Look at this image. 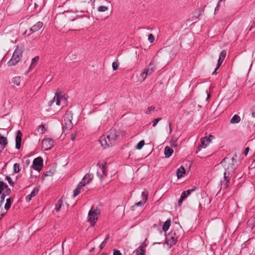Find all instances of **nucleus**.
<instances>
[{
  "label": "nucleus",
  "instance_id": "1",
  "mask_svg": "<svg viewBox=\"0 0 255 255\" xmlns=\"http://www.w3.org/2000/svg\"><path fill=\"white\" fill-rule=\"evenodd\" d=\"M237 155H235L231 158H225L220 163L225 169L224 173V180L221 181L222 188H226L229 181V175L230 172H233L237 168Z\"/></svg>",
  "mask_w": 255,
  "mask_h": 255
},
{
  "label": "nucleus",
  "instance_id": "2",
  "mask_svg": "<svg viewBox=\"0 0 255 255\" xmlns=\"http://www.w3.org/2000/svg\"><path fill=\"white\" fill-rule=\"evenodd\" d=\"M117 139L116 132L114 129L110 130L107 134L100 137L99 141L101 145L107 148L114 145Z\"/></svg>",
  "mask_w": 255,
  "mask_h": 255
},
{
  "label": "nucleus",
  "instance_id": "3",
  "mask_svg": "<svg viewBox=\"0 0 255 255\" xmlns=\"http://www.w3.org/2000/svg\"><path fill=\"white\" fill-rule=\"evenodd\" d=\"M181 230H174L170 231L166 237V243L171 248L175 245L180 236Z\"/></svg>",
  "mask_w": 255,
  "mask_h": 255
},
{
  "label": "nucleus",
  "instance_id": "4",
  "mask_svg": "<svg viewBox=\"0 0 255 255\" xmlns=\"http://www.w3.org/2000/svg\"><path fill=\"white\" fill-rule=\"evenodd\" d=\"M73 119V114L71 111H67L63 117L62 121V126L63 131L65 130H70L72 129L73 125L72 122Z\"/></svg>",
  "mask_w": 255,
  "mask_h": 255
},
{
  "label": "nucleus",
  "instance_id": "5",
  "mask_svg": "<svg viewBox=\"0 0 255 255\" xmlns=\"http://www.w3.org/2000/svg\"><path fill=\"white\" fill-rule=\"evenodd\" d=\"M100 214V210L95 207H92L88 213V221L90 223L91 226L95 225L96 221L98 219V216Z\"/></svg>",
  "mask_w": 255,
  "mask_h": 255
},
{
  "label": "nucleus",
  "instance_id": "6",
  "mask_svg": "<svg viewBox=\"0 0 255 255\" xmlns=\"http://www.w3.org/2000/svg\"><path fill=\"white\" fill-rule=\"evenodd\" d=\"M22 51L17 47L13 53L11 58L7 62L8 66H14L20 60L22 56Z\"/></svg>",
  "mask_w": 255,
  "mask_h": 255
},
{
  "label": "nucleus",
  "instance_id": "7",
  "mask_svg": "<svg viewBox=\"0 0 255 255\" xmlns=\"http://www.w3.org/2000/svg\"><path fill=\"white\" fill-rule=\"evenodd\" d=\"M4 189H6L7 191V193L8 194L10 192V190L8 188V186L6 184L4 183L2 181H0V207H1L5 197V193H3L2 191Z\"/></svg>",
  "mask_w": 255,
  "mask_h": 255
},
{
  "label": "nucleus",
  "instance_id": "8",
  "mask_svg": "<svg viewBox=\"0 0 255 255\" xmlns=\"http://www.w3.org/2000/svg\"><path fill=\"white\" fill-rule=\"evenodd\" d=\"M66 98L61 93L56 94L53 99L50 101L49 106H52L54 103L56 105L59 106L61 102H65Z\"/></svg>",
  "mask_w": 255,
  "mask_h": 255
},
{
  "label": "nucleus",
  "instance_id": "9",
  "mask_svg": "<svg viewBox=\"0 0 255 255\" xmlns=\"http://www.w3.org/2000/svg\"><path fill=\"white\" fill-rule=\"evenodd\" d=\"M53 143L54 140L52 138H45L42 141V148L45 150H48L53 147Z\"/></svg>",
  "mask_w": 255,
  "mask_h": 255
},
{
  "label": "nucleus",
  "instance_id": "10",
  "mask_svg": "<svg viewBox=\"0 0 255 255\" xmlns=\"http://www.w3.org/2000/svg\"><path fill=\"white\" fill-rule=\"evenodd\" d=\"M98 166L99 168L97 170V174L100 179L102 180L103 176L107 175L106 164H103L102 165L99 164Z\"/></svg>",
  "mask_w": 255,
  "mask_h": 255
},
{
  "label": "nucleus",
  "instance_id": "11",
  "mask_svg": "<svg viewBox=\"0 0 255 255\" xmlns=\"http://www.w3.org/2000/svg\"><path fill=\"white\" fill-rule=\"evenodd\" d=\"M43 164V159L41 157L35 158L33 161L32 167L34 169L40 170Z\"/></svg>",
  "mask_w": 255,
  "mask_h": 255
},
{
  "label": "nucleus",
  "instance_id": "12",
  "mask_svg": "<svg viewBox=\"0 0 255 255\" xmlns=\"http://www.w3.org/2000/svg\"><path fill=\"white\" fill-rule=\"evenodd\" d=\"M152 64L151 63H150L149 64V67H151V68L149 67L148 69H145L144 71L140 74V79L142 81H144L145 79L146 76L148 75H150L154 71V68L152 67Z\"/></svg>",
  "mask_w": 255,
  "mask_h": 255
},
{
  "label": "nucleus",
  "instance_id": "13",
  "mask_svg": "<svg viewBox=\"0 0 255 255\" xmlns=\"http://www.w3.org/2000/svg\"><path fill=\"white\" fill-rule=\"evenodd\" d=\"M22 133L20 130L17 132L16 136L15 137V148L19 149L21 146Z\"/></svg>",
  "mask_w": 255,
  "mask_h": 255
},
{
  "label": "nucleus",
  "instance_id": "14",
  "mask_svg": "<svg viewBox=\"0 0 255 255\" xmlns=\"http://www.w3.org/2000/svg\"><path fill=\"white\" fill-rule=\"evenodd\" d=\"M93 178V175L91 174H86L85 176L83 178L82 181L80 182H83L84 184V186L89 183Z\"/></svg>",
  "mask_w": 255,
  "mask_h": 255
},
{
  "label": "nucleus",
  "instance_id": "15",
  "mask_svg": "<svg viewBox=\"0 0 255 255\" xmlns=\"http://www.w3.org/2000/svg\"><path fill=\"white\" fill-rule=\"evenodd\" d=\"M142 200L135 204L137 206H141L144 205L147 199V194L145 192H142L141 193Z\"/></svg>",
  "mask_w": 255,
  "mask_h": 255
},
{
  "label": "nucleus",
  "instance_id": "16",
  "mask_svg": "<svg viewBox=\"0 0 255 255\" xmlns=\"http://www.w3.org/2000/svg\"><path fill=\"white\" fill-rule=\"evenodd\" d=\"M43 25V22L38 21L30 28V31L31 32V33L36 32L41 28Z\"/></svg>",
  "mask_w": 255,
  "mask_h": 255
},
{
  "label": "nucleus",
  "instance_id": "17",
  "mask_svg": "<svg viewBox=\"0 0 255 255\" xmlns=\"http://www.w3.org/2000/svg\"><path fill=\"white\" fill-rule=\"evenodd\" d=\"M38 191H39V189L38 188H37V187L34 188L33 189V190H32V191L30 193V194L28 195L26 197V201H27V202L30 201L31 200L32 198L34 197L38 193Z\"/></svg>",
  "mask_w": 255,
  "mask_h": 255
},
{
  "label": "nucleus",
  "instance_id": "18",
  "mask_svg": "<svg viewBox=\"0 0 255 255\" xmlns=\"http://www.w3.org/2000/svg\"><path fill=\"white\" fill-rule=\"evenodd\" d=\"M211 141V139L207 138V137L202 138L201 139V147L204 148H206Z\"/></svg>",
  "mask_w": 255,
  "mask_h": 255
},
{
  "label": "nucleus",
  "instance_id": "19",
  "mask_svg": "<svg viewBox=\"0 0 255 255\" xmlns=\"http://www.w3.org/2000/svg\"><path fill=\"white\" fill-rule=\"evenodd\" d=\"M7 144V138L0 134V148H1L2 150L3 149Z\"/></svg>",
  "mask_w": 255,
  "mask_h": 255
},
{
  "label": "nucleus",
  "instance_id": "20",
  "mask_svg": "<svg viewBox=\"0 0 255 255\" xmlns=\"http://www.w3.org/2000/svg\"><path fill=\"white\" fill-rule=\"evenodd\" d=\"M185 174V169L183 166H181L176 171V174L178 178L182 177Z\"/></svg>",
  "mask_w": 255,
  "mask_h": 255
},
{
  "label": "nucleus",
  "instance_id": "21",
  "mask_svg": "<svg viewBox=\"0 0 255 255\" xmlns=\"http://www.w3.org/2000/svg\"><path fill=\"white\" fill-rule=\"evenodd\" d=\"M83 187H84V184H83V182H80L78 185V187L74 191V197H76L81 193V189Z\"/></svg>",
  "mask_w": 255,
  "mask_h": 255
},
{
  "label": "nucleus",
  "instance_id": "22",
  "mask_svg": "<svg viewBox=\"0 0 255 255\" xmlns=\"http://www.w3.org/2000/svg\"><path fill=\"white\" fill-rule=\"evenodd\" d=\"M173 152V150L169 146H166L165 147L164 154L166 158L170 157L171 156Z\"/></svg>",
  "mask_w": 255,
  "mask_h": 255
},
{
  "label": "nucleus",
  "instance_id": "23",
  "mask_svg": "<svg viewBox=\"0 0 255 255\" xmlns=\"http://www.w3.org/2000/svg\"><path fill=\"white\" fill-rule=\"evenodd\" d=\"M21 81V77L20 76H17L14 77L11 80V83L17 86L20 85Z\"/></svg>",
  "mask_w": 255,
  "mask_h": 255
},
{
  "label": "nucleus",
  "instance_id": "24",
  "mask_svg": "<svg viewBox=\"0 0 255 255\" xmlns=\"http://www.w3.org/2000/svg\"><path fill=\"white\" fill-rule=\"evenodd\" d=\"M39 59V56H35L32 59L30 66L29 68V70L32 69L35 67V66L37 64Z\"/></svg>",
  "mask_w": 255,
  "mask_h": 255
},
{
  "label": "nucleus",
  "instance_id": "25",
  "mask_svg": "<svg viewBox=\"0 0 255 255\" xmlns=\"http://www.w3.org/2000/svg\"><path fill=\"white\" fill-rule=\"evenodd\" d=\"M241 121L240 117L237 115H234L233 118L230 120V123L231 124H237L239 123Z\"/></svg>",
  "mask_w": 255,
  "mask_h": 255
},
{
  "label": "nucleus",
  "instance_id": "26",
  "mask_svg": "<svg viewBox=\"0 0 255 255\" xmlns=\"http://www.w3.org/2000/svg\"><path fill=\"white\" fill-rule=\"evenodd\" d=\"M170 223H171L170 220H168L164 223V224L162 226V230L164 232H165L168 230V229L170 226Z\"/></svg>",
  "mask_w": 255,
  "mask_h": 255
},
{
  "label": "nucleus",
  "instance_id": "27",
  "mask_svg": "<svg viewBox=\"0 0 255 255\" xmlns=\"http://www.w3.org/2000/svg\"><path fill=\"white\" fill-rule=\"evenodd\" d=\"M62 204L63 201L61 199L58 201L57 203L55 205L56 210L57 212H58L60 210V208H61Z\"/></svg>",
  "mask_w": 255,
  "mask_h": 255
},
{
  "label": "nucleus",
  "instance_id": "28",
  "mask_svg": "<svg viewBox=\"0 0 255 255\" xmlns=\"http://www.w3.org/2000/svg\"><path fill=\"white\" fill-rule=\"evenodd\" d=\"M11 206V199L10 198H7L6 200V203L4 206V209L7 210L9 209Z\"/></svg>",
  "mask_w": 255,
  "mask_h": 255
},
{
  "label": "nucleus",
  "instance_id": "29",
  "mask_svg": "<svg viewBox=\"0 0 255 255\" xmlns=\"http://www.w3.org/2000/svg\"><path fill=\"white\" fill-rule=\"evenodd\" d=\"M38 132H39V133L42 134L44 133L46 130L45 128L44 125H41L40 126H39L38 129H37Z\"/></svg>",
  "mask_w": 255,
  "mask_h": 255
},
{
  "label": "nucleus",
  "instance_id": "30",
  "mask_svg": "<svg viewBox=\"0 0 255 255\" xmlns=\"http://www.w3.org/2000/svg\"><path fill=\"white\" fill-rule=\"evenodd\" d=\"M109 236L107 235L105 239L103 241L100 246V250H102L107 244L108 240H109Z\"/></svg>",
  "mask_w": 255,
  "mask_h": 255
},
{
  "label": "nucleus",
  "instance_id": "31",
  "mask_svg": "<svg viewBox=\"0 0 255 255\" xmlns=\"http://www.w3.org/2000/svg\"><path fill=\"white\" fill-rule=\"evenodd\" d=\"M108 7L106 6L101 5L98 7V10L99 12H105L108 10Z\"/></svg>",
  "mask_w": 255,
  "mask_h": 255
},
{
  "label": "nucleus",
  "instance_id": "32",
  "mask_svg": "<svg viewBox=\"0 0 255 255\" xmlns=\"http://www.w3.org/2000/svg\"><path fill=\"white\" fill-rule=\"evenodd\" d=\"M144 144V140L140 141L136 145V148L137 149H141Z\"/></svg>",
  "mask_w": 255,
  "mask_h": 255
},
{
  "label": "nucleus",
  "instance_id": "33",
  "mask_svg": "<svg viewBox=\"0 0 255 255\" xmlns=\"http://www.w3.org/2000/svg\"><path fill=\"white\" fill-rule=\"evenodd\" d=\"M13 171L15 173H17L19 171V165L18 163H14L13 165Z\"/></svg>",
  "mask_w": 255,
  "mask_h": 255
},
{
  "label": "nucleus",
  "instance_id": "34",
  "mask_svg": "<svg viewBox=\"0 0 255 255\" xmlns=\"http://www.w3.org/2000/svg\"><path fill=\"white\" fill-rule=\"evenodd\" d=\"M226 52L224 50H223L220 53L219 58L221 60H222V61H223L226 56Z\"/></svg>",
  "mask_w": 255,
  "mask_h": 255
},
{
  "label": "nucleus",
  "instance_id": "35",
  "mask_svg": "<svg viewBox=\"0 0 255 255\" xmlns=\"http://www.w3.org/2000/svg\"><path fill=\"white\" fill-rule=\"evenodd\" d=\"M155 109V107L153 106H151L148 108L145 113L147 115H150L152 111H154Z\"/></svg>",
  "mask_w": 255,
  "mask_h": 255
},
{
  "label": "nucleus",
  "instance_id": "36",
  "mask_svg": "<svg viewBox=\"0 0 255 255\" xmlns=\"http://www.w3.org/2000/svg\"><path fill=\"white\" fill-rule=\"evenodd\" d=\"M223 61H222V60H221L219 58L218 59V64H217V67L216 68V69H215L214 71L213 72V74H215L216 71L217 70V69L219 68V67L221 66V65L222 64V62H223Z\"/></svg>",
  "mask_w": 255,
  "mask_h": 255
},
{
  "label": "nucleus",
  "instance_id": "37",
  "mask_svg": "<svg viewBox=\"0 0 255 255\" xmlns=\"http://www.w3.org/2000/svg\"><path fill=\"white\" fill-rule=\"evenodd\" d=\"M161 120V118H156L153 120L152 122V126L153 127H156L158 122H159Z\"/></svg>",
  "mask_w": 255,
  "mask_h": 255
},
{
  "label": "nucleus",
  "instance_id": "38",
  "mask_svg": "<svg viewBox=\"0 0 255 255\" xmlns=\"http://www.w3.org/2000/svg\"><path fill=\"white\" fill-rule=\"evenodd\" d=\"M6 180L7 181V182H8L10 186H13L14 182L12 181V180L11 179V178L10 177L6 176Z\"/></svg>",
  "mask_w": 255,
  "mask_h": 255
},
{
  "label": "nucleus",
  "instance_id": "39",
  "mask_svg": "<svg viewBox=\"0 0 255 255\" xmlns=\"http://www.w3.org/2000/svg\"><path fill=\"white\" fill-rule=\"evenodd\" d=\"M148 40L150 43H152L154 40V37L152 34H150L148 36Z\"/></svg>",
  "mask_w": 255,
  "mask_h": 255
},
{
  "label": "nucleus",
  "instance_id": "40",
  "mask_svg": "<svg viewBox=\"0 0 255 255\" xmlns=\"http://www.w3.org/2000/svg\"><path fill=\"white\" fill-rule=\"evenodd\" d=\"M112 67L114 70H116L119 67V64L117 62H114L112 64Z\"/></svg>",
  "mask_w": 255,
  "mask_h": 255
},
{
  "label": "nucleus",
  "instance_id": "41",
  "mask_svg": "<svg viewBox=\"0 0 255 255\" xmlns=\"http://www.w3.org/2000/svg\"><path fill=\"white\" fill-rule=\"evenodd\" d=\"M143 247L142 246H140L138 248V249L136 250V252L137 253H138L139 251H140V253H144V249H143Z\"/></svg>",
  "mask_w": 255,
  "mask_h": 255
},
{
  "label": "nucleus",
  "instance_id": "42",
  "mask_svg": "<svg viewBox=\"0 0 255 255\" xmlns=\"http://www.w3.org/2000/svg\"><path fill=\"white\" fill-rule=\"evenodd\" d=\"M187 196L188 195H187L186 192L185 191L182 193L181 196V197L183 199H185Z\"/></svg>",
  "mask_w": 255,
  "mask_h": 255
},
{
  "label": "nucleus",
  "instance_id": "43",
  "mask_svg": "<svg viewBox=\"0 0 255 255\" xmlns=\"http://www.w3.org/2000/svg\"><path fill=\"white\" fill-rule=\"evenodd\" d=\"M76 137V133H72L71 135V139L72 140H74L75 138Z\"/></svg>",
  "mask_w": 255,
  "mask_h": 255
},
{
  "label": "nucleus",
  "instance_id": "44",
  "mask_svg": "<svg viewBox=\"0 0 255 255\" xmlns=\"http://www.w3.org/2000/svg\"><path fill=\"white\" fill-rule=\"evenodd\" d=\"M249 150H250L249 147H248L246 148L245 150L244 151V154L246 156H247L248 155V153Z\"/></svg>",
  "mask_w": 255,
  "mask_h": 255
},
{
  "label": "nucleus",
  "instance_id": "45",
  "mask_svg": "<svg viewBox=\"0 0 255 255\" xmlns=\"http://www.w3.org/2000/svg\"><path fill=\"white\" fill-rule=\"evenodd\" d=\"M113 255H121V253L119 251L116 250V251H114Z\"/></svg>",
  "mask_w": 255,
  "mask_h": 255
},
{
  "label": "nucleus",
  "instance_id": "46",
  "mask_svg": "<svg viewBox=\"0 0 255 255\" xmlns=\"http://www.w3.org/2000/svg\"><path fill=\"white\" fill-rule=\"evenodd\" d=\"M194 189H190V190H187L185 192H186L187 195L188 196L191 194V192L194 191Z\"/></svg>",
  "mask_w": 255,
  "mask_h": 255
},
{
  "label": "nucleus",
  "instance_id": "47",
  "mask_svg": "<svg viewBox=\"0 0 255 255\" xmlns=\"http://www.w3.org/2000/svg\"><path fill=\"white\" fill-rule=\"evenodd\" d=\"M184 199L182 198V197H181L180 199L179 200L178 203L179 204H181L182 203V202L184 200Z\"/></svg>",
  "mask_w": 255,
  "mask_h": 255
},
{
  "label": "nucleus",
  "instance_id": "48",
  "mask_svg": "<svg viewBox=\"0 0 255 255\" xmlns=\"http://www.w3.org/2000/svg\"><path fill=\"white\" fill-rule=\"evenodd\" d=\"M207 138H209L210 139H211V140L214 138V136L212 135H209L208 137H207Z\"/></svg>",
  "mask_w": 255,
  "mask_h": 255
},
{
  "label": "nucleus",
  "instance_id": "49",
  "mask_svg": "<svg viewBox=\"0 0 255 255\" xmlns=\"http://www.w3.org/2000/svg\"><path fill=\"white\" fill-rule=\"evenodd\" d=\"M207 97L206 98V100L207 101L210 98V93H209L207 91Z\"/></svg>",
  "mask_w": 255,
  "mask_h": 255
},
{
  "label": "nucleus",
  "instance_id": "50",
  "mask_svg": "<svg viewBox=\"0 0 255 255\" xmlns=\"http://www.w3.org/2000/svg\"><path fill=\"white\" fill-rule=\"evenodd\" d=\"M169 130H170V132L171 131V123H169Z\"/></svg>",
  "mask_w": 255,
  "mask_h": 255
},
{
  "label": "nucleus",
  "instance_id": "51",
  "mask_svg": "<svg viewBox=\"0 0 255 255\" xmlns=\"http://www.w3.org/2000/svg\"><path fill=\"white\" fill-rule=\"evenodd\" d=\"M252 117H253V118H255V112H253V113H252Z\"/></svg>",
  "mask_w": 255,
  "mask_h": 255
},
{
  "label": "nucleus",
  "instance_id": "52",
  "mask_svg": "<svg viewBox=\"0 0 255 255\" xmlns=\"http://www.w3.org/2000/svg\"><path fill=\"white\" fill-rule=\"evenodd\" d=\"M144 253H139L137 255H144Z\"/></svg>",
  "mask_w": 255,
  "mask_h": 255
},
{
  "label": "nucleus",
  "instance_id": "53",
  "mask_svg": "<svg viewBox=\"0 0 255 255\" xmlns=\"http://www.w3.org/2000/svg\"><path fill=\"white\" fill-rule=\"evenodd\" d=\"M172 145H173V146H174V147H176V146H177V144H176V143H174V144H172Z\"/></svg>",
  "mask_w": 255,
  "mask_h": 255
},
{
  "label": "nucleus",
  "instance_id": "54",
  "mask_svg": "<svg viewBox=\"0 0 255 255\" xmlns=\"http://www.w3.org/2000/svg\"><path fill=\"white\" fill-rule=\"evenodd\" d=\"M101 255H107L106 253H102Z\"/></svg>",
  "mask_w": 255,
  "mask_h": 255
},
{
  "label": "nucleus",
  "instance_id": "55",
  "mask_svg": "<svg viewBox=\"0 0 255 255\" xmlns=\"http://www.w3.org/2000/svg\"><path fill=\"white\" fill-rule=\"evenodd\" d=\"M106 0L108 2V3H110V1H108V0Z\"/></svg>",
  "mask_w": 255,
  "mask_h": 255
}]
</instances>
